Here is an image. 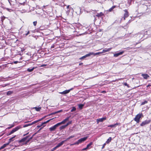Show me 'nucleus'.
Segmentation results:
<instances>
[{
    "instance_id": "6",
    "label": "nucleus",
    "mask_w": 151,
    "mask_h": 151,
    "mask_svg": "<svg viewBox=\"0 0 151 151\" xmlns=\"http://www.w3.org/2000/svg\"><path fill=\"white\" fill-rule=\"evenodd\" d=\"M73 88H71L69 90H66L62 92H60L59 93L62 94H65L68 93L71 90H72Z\"/></svg>"
},
{
    "instance_id": "5",
    "label": "nucleus",
    "mask_w": 151,
    "mask_h": 151,
    "mask_svg": "<svg viewBox=\"0 0 151 151\" xmlns=\"http://www.w3.org/2000/svg\"><path fill=\"white\" fill-rule=\"evenodd\" d=\"M93 52H90V53L86 55L81 57L80 58V59L81 60L87 57L90 56V55H93Z\"/></svg>"
},
{
    "instance_id": "4",
    "label": "nucleus",
    "mask_w": 151,
    "mask_h": 151,
    "mask_svg": "<svg viewBox=\"0 0 151 151\" xmlns=\"http://www.w3.org/2000/svg\"><path fill=\"white\" fill-rule=\"evenodd\" d=\"M150 120H146L140 124V126H143L146 124H148L150 123Z\"/></svg>"
},
{
    "instance_id": "7",
    "label": "nucleus",
    "mask_w": 151,
    "mask_h": 151,
    "mask_svg": "<svg viewBox=\"0 0 151 151\" xmlns=\"http://www.w3.org/2000/svg\"><path fill=\"white\" fill-rule=\"evenodd\" d=\"M106 119V117H104L101 119H97L96 120V122L97 124H98L99 122H102Z\"/></svg>"
},
{
    "instance_id": "16",
    "label": "nucleus",
    "mask_w": 151,
    "mask_h": 151,
    "mask_svg": "<svg viewBox=\"0 0 151 151\" xmlns=\"http://www.w3.org/2000/svg\"><path fill=\"white\" fill-rule=\"evenodd\" d=\"M9 143H7L4 144L2 146H1L0 148V150L3 149L6 147L7 145H8Z\"/></svg>"
},
{
    "instance_id": "44",
    "label": "nucleus",
    "mask_w": 151,
    "mask_h": 151,
    "mask_svg": "<svg viewBox=\"0 0 151 151\" xmlns=\"http://www.w3.org/2000/svg\"><path fill=\"white\" fill-rule=\"evenodd\" d=\"M55 45H53L51 47V48H53L54 47Z\"/></svg>"
},
{
    "instance_id": "1",
    "label": "nucleus",
    "mask_w": 151,
    "mask_h": 151,
    "mask_svg": "<svg viewBox=\"0 0 151 151\" xmlns=\"http://www.w3.org/2000/svg\"><path fill=\"white\" fill-rule=\"evenodd\" d=\"M87 137L81 138V139H79L76 142H75L73 145H78L85 141L87 139Z\"/></svg>"
},
{
    "instance_id": "42",
    "label": "nucleus",
    "mask_w": 151,
    "mask_h": 151,
    "mask_svg": "<svg viewBox=\"0 0 151 151\" xmlns=\"http://www.w3.org/2000/svg\"><path fill=\"white\" fill-rule=\"evenodd\" d=\"M50 119V120H48L47 121H46V123L49 122L52 119Z\"/></svg>"
},
{
    "instance_id": "27",
    "label": "nucleus",
    "mask_w": 151,
    "mask_h": 151,
    "mask_svg": "<svg viewBox=\"0 0 151 151\" xmlns=\"http://www.w3.org/2000/svg\"><path fill=\"white\" fill-rule=\"evenodd\" d=\"M13 93V92L11 91H9L7 92V95L8 96H9L11 94Z\"/></svg>"
},
{
    "instance_id": "10",
    "label": "nucleus",
    "mask_w": 151,
    "mask_h": 151,
    "mask_svg": "<svg viewBox=\"0 0 151 151\" xmlns=\"http://www.w3.org/2000/svg\"><path fill=\"white\" fill-rule=\"evenodd\" d=\"M66 141V140H65L63 141H62L61 142L59 143L56 146V147L57 148L59 147H60L61 146H62L63 143H64Z\"/></svg>"
},
{
    "instance_id": "58",
    "label": "nucleus",
    "mask_w": 151,
    "mask_h": 151,
    "mask_svg": "<svg viewBox=\"0 0 151 151\" xmlns=\"http://www.w3.org/2000/svg\"><path fill=\"white\" fill-rule=\"evenodd\" d=\"M70 9H73L71 7H70Z\"/></svg>"
},
{
    "instance_id": "20",
    "label": "nucleus",
    "mask_w": 151,
    "mask_h": 151,
    "mask_svg": "<svg viewBox=\"0 0 151 151\" xmlns=\"http://www.w3.org/2000/svg\"><path fill=\"white\" fill-rule=\"evenodd\" d=\"M28 137V136L26 137H25L24 138H23L21 139L20 140V142H24L26 141L27 138Z\"/></svg>"
},
{
    "instance_id": "38",
    "label": "nucleus",
    "mask_w": 151,
    "mask_h": 151,
    "mask_svg": "<svg viewBox=\"0 0 151 151\" xmlns=\"http://www.w3.org/2000/svg\"><path fill=\"white\" fill-rule=\"evenodd\" d=\"M106 145V143H105L103 145V146H102V148H101V149H104V147H105V146Z\"/></svg>"
},
{
    "instance_id": "2",
    "label": "nucleus",
    "mask_w": 151,
    "mask_h": 151,
    "mask_svg": "<svg viewBox=\"0 0 151 151\" xmlns=\"http://www.w3.org/2000/svg\"><path fill=\"white\" fill-rule=\"evenodd\" d=\"M142 115V114H138L134 118V120L137 123H139V122L140 119Z\"/></svg>"
},
{
    "instance_id": "12",
    "label": "nucleus",
    "mask_w": 151,
    "mask_h": 151,
    "mask_svg": "<svg viewBox=\"0 0 151 151\" xmlns=\"http://www.w3.org/2000/svg\"><path fill=\"white\" fill-rule=\"evenodd\" d=\"M112 49V48H106L104 49L102 52V53L105 52H109Z\"/></svg>"
},
{
    "instance_id": "3",
    "label": "nucleus",
    "mask_w": 151,
    "mask_h": 151,
    "mask_svg": "<svg viewBox=\"0 0 151 151\" xmlns=\"http://www.w3.org/2000/svg\"><path fill=\"white\" fill-rule=\"evenodd\" d=\"M22 127L20 126H19L14 128L10 132L8 135H9L12 134L14 132H15L16 131H17L19 129L21 128Z\"/></svg>"
},
{
    "instance_id": "8",
    "label": "nucleus",
    "mask_w": 151,
    "mask_h": 151,
    "mask_svg": "<svg viewBox=\"0 0 151 151\" xmlns=\"http://www.w3.org/2000/svg\"><path fill=\"white\" fill-rule=\"evenodd\" d=\"M120 124L119 123H116L112 125H110L108 126V127H114L115 128L116 127V126L117 125L120 126Z\"/></svg>"
},
{
    "instance_id": "19",
    "label": "nucleus",
    "mask_w": 151,
    "mask_h": 151,
    "mask_svg": "<svg viewBox=\"0 0 151 151\" xmlns=\"http://www.w3.org/2000/svg\"><path fill=\"white\" fill-rule=\"evenodd\" d=\"M16 135H15L14 136V137H11V138H10V139H9V142H8V143H9V144L12 141H13V139L15 137H16Z\"/></svg>"
},
{
    "instance_id": "25",
    "label": "nucleus",
    "mask_w": 151,
    "mask_h": 151,
    "mask_svg": "<svg viewBox=\"0 0 151 151\" xmlns=\"http://www.w3.org/2000/svg\"><path fill=\"white\" fill-rule=\"evenodd\" d=\"M116 7L115 6H112L111 8L109 9V12H111L113 9H114Z\"/></svg>"
},
{
    "instance_id": "9",
    "label": "nucleus",
    "mask_w": 151,
    "mask_h": 151,
    "mask_svg": "<svg viewBox=\"0 0 151 151\" xmlns=\"http://www.w3.org/2000/svg\"><path fill=\"white\" fill-rule=\"evenodd\" d=\"M124 52V51H122L119 52L114 54V56L115 57H117L119 55H122Z\"/></svg>"
},
{
    "instance_id": "18",
    "label": "nucleus",
    "mask_w": 151,
    "mask_h": 151,
    "mask_svg": "<svg viewBox=\"0 0 151 151\" xmlns=\"http://www.w3.org/2000/svg\"><path fill=\"white\" fill-rule=\"evenodd\" d=\"M104 15L103 13L102 12H101L99 13H97L96 15V16L98 17H100Z\"/></svg>"
},
{
    "instance_id": "59",
    "label": "nucleus",
    "mask_w": 151,
    "mask_h": 151,
    "mask_svg": "<svg viewBox=\"0 0 151 151\" xmlns=\"http://www.w3.org/2000/svg\"><path fill=\"white\" fill-rule=\"evenodd\" d=\"M103 92H104V91H103Z\"/></svg>"
},
{
    "instance_id": "40",
    "label": "nucleus",
    "mask_w": 151,
    "mask_h": 151,
    "mask_svg": "<svg viewBox=\"0 0 151 151\" xmlns=\"http://www.w3.org/2000/svg\"><path fill=\"white\" fill-rule=\"evenodd\" d=\"M29 32H29V31H28L27 33L25 34V35L26 36L27 35H28L29 33Z\"/></svg>"
},
{
    "instance_id": "28",
    "label": "nucleus",
    "mask_w": 151,
    "mask_h": 151,
    "mask_svg": "<svg viewBox=\"0 0 151 151\" xmlns=\"http://www.w3.org/2000/svg\"><path fill=\"white\" fill-rule=\"evenodd\" d=\"M84 105L83 104H80L78 105V107L80 109H81L82 108Z\"/></svg>"
},
{
    "instance_id": "21",
    "label": "nucleus",
    "mask_w": 151,
    "mask_h": 151,
    "mask_svg": "<svg viewBox=\"0 0 151 151\" xmlns=\"http://www.w3.org/2000/svg\"><path fill=\"white\" fill-rule=\"evenodd\" d=\"M111 137H109L106 141V143L107 144L109 143L111 141Z\"/></svg>"
},
{
    "instance_id": "31",
    "label": "nucleus",
    "mask_w": 151,
    "mask_h": 151,
    "mask_svg": "<svg viewBox=\"0 0 151 151\" xmlns=\"http://www.w3.org/2000/svg\"><path fill=\"white\" fill-rule=\"evenodd\" d=\"M147 101H145L143 102H142V103L141 104V105H144L145 104L147 103Z\"/></svg>"
},
{
    "instance_id": "14",
    "label": "nucleus",
    "mask_w": 151,
    "mask_h": 151,
    "mask_svg": "<svg viewBox=\"0 0 151 151\" xmlns=\"http://www.w3.org/2000/svg\"><path fill=\"white\" fill-rule=\"evenodd\" d=\"M43 119H44V118H41V119H39V120H37L35 121H34V122L31 123V125H32L35 124V123H37V122L41 121V120H42Z\"/></svg>"
},
{
    "instance_id": "35",
    "label": "nucleus",
    "mask_w": 151,
    "mask_h": 151,
    "mask_svg": "<svg viewBox=\"0 0 151 151\" xmlns=\"http://www.w3.org/2000/svg\"><path fill=\"white\" fill-rule=\"evenodd\" d=\"M71 123H72V122L71 121H69L65 125H66V126H67L68 125H69V124H71Z\"/></svg>"
},
{
    "instance_id": "41",
    "label": "nucleus",
    "mask_w": 151,
    "mask_h": 151,
    "mask_svg": "<svg viewBox=\"0 0 151 151\" xmlns=\"http://www.w3.org/2000/svg\"><path fill=\"white\" fill-rule=\"evenodd\" d=\"M124 85L125 86H127L128 87V85L127 83H124Z\"/></svg>"
},
{
    "instance_id": "33",
    "label": "nucleus",
    "mask_w": 151,
    "mask_h": 151,
    "mask_svg": "<svg viewBox=\"0 0 151 151\" xmlns=\"http://www.w3.org/2000/svg\"><path fill=\"white\" fill-rule=\"evenodd\" d=\"M61 124H62V123L61 122L58 123L56 124H55V126H56V127H58Z\"/></svg>"
},
{
    "instance_id": "24",
    "label": "nucleus",
    "mask_w": 151,
    "mask_h": 151,
    "mask_svg": "<svg viewBox=\"0 0 151 151\" xmlns=\"http://www.w3.org/2000/svg\"><path fill=\"white\" fill-rule=\"evenodd\" d=\"M35 68L34 67V68H28V69H27V71H29V72H32V71Z\"/></svg>"
},
{
    "instance_id": "47",
    "label": "nucleus",
    "mask_w": 151,
    "mask_h": 151,
    "mask_svg": "<svg viewBox=\"0 0 151 151\" xmlns=\"http://www.w3.org/2000/svg\"><path fill=\"white\" fill-rule=\"evenodd\" d=\"M7 9V10L8 11H9V12H11L10 10H11H11H12L11 9H8V8H7V9Z\"/></svg>"
},
{
    "instance_id": "39",
    "label": "nucleus",
    "mask_w": 151,
    "mask_h": 151,
    "mask_svg": "<svg viewBox=\"0 0 151 151\" xmlns=\"http://www.w3.org/2000/svg\"><path fill=\"white\" fill-rule=\"evenodd\" d=\"M88 149L86 147L85 148H84L82 149V151H84Z\"/></svg>"
},
{
    "instance_id": "32",
    "label": "nucleus",
    "mask_w": 151,
    "mask_h": 151,
    "mask_svg": "<svg viewBox=\"0 0 151 151\" xmlns=\"http://www.w3.org/2000/svg\"><path fill=\"white\" fill-rule=\"evenodd\" d=\"M74 137V136H71L70 137H69L67 138L65 140H66V141L67 140H68V139H70L73 138Z\"/></svg>"
},
{
    "instance_id": "26",
    "label": "nucleus",
    "mask_w": 151,
    "mask_h": 151,
    "mask_svg": "<svg viewBox=\"0 0 151 151\" xmlns=\"http://www.w3.org/2000/svg\"><path fill=\"white\" fill-rule=\"evenodd\" d=\"M31 125H31V123H29V124H26L25 125H23V127H28V126H31Z\"/></svg>"
},
{
    "instance_id": "11",
    "label": "nucleus",
    "mask_w": 151,
    "mask_h": 151,
    "mask_svg": "<svg viewBox=\"0 0 151 151\" xmlns=\"http://www.w3.org/2000/svg\"><path fill=\"white\" fill-rule=\"evenodd\" d=\"M124 11L125 12V13L124 15V19H125V18L128 17L129 15L128 13L126 10H125Z\"/></svg>"
},
{
    "instance_id": "37",
    "label": "nucleus",
    "mask_w": 151,
    "mask_h": 151,
    "mask_svg": "<svg viewBox=\"0 0 151 151\" xmlns=\"http://www.w3.org/2000/svg\"><path fill=\"white\" fill-rule=\"evenodd\" d=\"M33 24L35 26L36 25L37 23V21H35L33 22Z\"/></svg>"
},
{
    "instance_id": "54",
    "label": "nucleus",
    "mask_w": 151,
    "mask_h": 151,
    "mask_svg": "<svg viewBox=\"0 0 151 151\" xmlns=\"http://www.w3.org/2000/svg\"><path fill=\"white\" fill-rule=\"evenodd\" d=\"M42 128H40V129L38 131V132H39V131H40L41 129H42Z\"/></svg>"
},
{
    "instance_id": "23",
    "label": "nucleus",
    "mask_w": 151,
    "mask_h": 151,
    "mask_svg": "<svg viewBox=\"0 0 151 151\" xmlns=\"http://www.w3.org/2000/svg\"><path fill=\"white\" fill-rule=\"evenodd\" d=\"M92 145V142H91L90 143H89L86 146V147L88 149H90V147L91 146V145Z\"/></svg>"
},
{
    "instance_id": "34",
    "label": "nucleus",
    "mask_w": 151,
    "mask_h": 151,
    "mask_svg": "<svg viewBox=\"0 0 151 151\" xmlns=\"http://www.w3.org/2000/svg\"><path fill=\"white\" fill-rule=\"evenodd\" d=\"M76 108L74 107H73L72 109L71 110V112H73L76 111Z\"/></svg>"
},
{
    "instance_id": "50",
    "label": "nucleus",
    "mask_w": 151,
    "mask_h": 151,
    "mask_svg": "<svg viewBox=\"0 0 151 151\" xmlns=\"http://www.w3.org/2000/svg\"><path fill=\"white\" fill-rule=\"evenodd\" d=\"M151 86V85H150V84H149L148 85H147V87H149V86Z\"/></svg>"
},
{
    "instance_id": "48",
    "label": "nucleus",
    "mask_w": 151,
    "mask_h": 151,
    "mask_svg": "<svg viewBox=\"0 0 151 151\" xmlns=\"http://www.w3.org/2000/svg\"><path fill=\"white\" fill-rule=\"evenodd\" d=\"M46 124V122H43V123H42V124H41V125H43L44 124Z\"/></svg>"
},
{
    "instance_id": "22",
    "label": "nucleus",
    "mask_w": 151,
    "mask_h": 151,
    "mask_svg": "<svg viewBox=\"0 0 151 151\" xmlns=\"http://www.w3.org/2000/svg\"><path fill=\"white\" fill-rule=\"evenodd\" d=\"M34 109H35V110L37 111H39L41 109V107H34L33 108Z\"/></svg>"
},
{
    "instance_id": "29",
    "label": "nucleus",
    "mask_w": 151,
    "mask_h": 151,
    "mask_svg": "<svg viewBox=\"0 0 151 151\" xmlns=\"http://www.w3.org/2000/svg\"><path fill=\"white\" fill-rule=\"evenodd\" d=\"M66 127H67L66 125H65L62 126H61L60 127V129H63L65 128Z\"/></svg>"
},
{
    "instance_id": "15",
    "label": "nucleus",
    "mask_w": 151,
    "mask_h": 151,
    "mask_svg": "<svg viewBox=\"0 0 151 151\" xmlns=\"http://www.w3.org/2000/svg\"><path fill=\"white\" fill-rule=\"evenodd\" d=\"M56 127L55 125H54L53 127H51L49 129L50 131H52L54 130L56 128Z\"/></svg>"
},
{
    "instance_id": "13",
    "label": "nucleus",
    "mask_w": 151,
    "mask_h": 151,
    "mask_svg": "<svg viewBox=\"0 0 151 151\" xmlns=\"http://www.w3.org/2000/svg\"><path fill=\"white\" fill-rule=\"evenodd\" d=\"M142 76L145 79H147L149 77V76L147 74H142Z\"/></svg>"
},
{
    "instance_id": "36",
    "label": "nucleus",
    "mask_w": 151,
    "mask_h": 151,
    "mask_svg": "<svg viewBox=\"0 0 151 151\" xmlns=\"http://www.w3.org/2000/svg\"><path fill=\"white\" fill-rule=\"evenodd\" d=\"M57 147L56 146L55 147H54L52 149V150L51 151H54L55 150H56L57 149Z\"/></svg>"
},
{
    "instance_id": "45",
    "label": "nucleus",
    "mask_w": 151,
    "mask_h": 151,
    "mask_svg": "<svg viewBox=\"0 0 151 151\" xmlns=\"http://www.w3.org/2000/svg\"><path fill=\"white\" fill-rule=\"evenodd\" d=\"M56 114V112H53V113H52L51 114H50V115H53V114Z\"/></svg>"
},
{
    "instance_id": "51",
    "label": "nucleus",
    "mask_w": 151,
    "mask_h": 151,
    "mask_svg": "<svg viewBox=\"0 0 151 151\" xmlns=\"http://www.w3.org/2000/svg\"><path fill=\"white\" fill-rule=\"evenodd\" d=\"M69 7H70V6L69 5H68L67 7V9H69Z\"/></svg>"
},
{
    "instance_id": "52",
    "label": "nucleus",
    "mask_w": 151,
    "mask_h": 151,
    "mask_svg": "<svg viewBox=\"0 0 151 151\" xmlns=\"http://www.w3.org/2000/svg\"><path fill=\"white\" fill-rule=\"evenodd\" d=\"M82 64H83V63H80L79 64V65H82Z\"/></svg>"
},
{
    "instance_id": "55",
    "label": "nucleus",
    "mask_w": 151,
    "mask_h": 151,
    "mask_svg": "<svg viewBox=\"0 0 151 151\" xmlns=\"http://www.w3.org/2000/svg\"><path fill=\"white\" fill-rule=\"evenodd\" d=\"M42 126V125H41V126H37V127H41V126Z\"/></svg>"
},
{
    "instance_id": "57",
    "label": "nucleus",
    "mask_w": 151,
    "mask_h": 151,
    "mask_svg": "<svg viewBox=\"0 0 151 151\" xmlns=\"http://www.w3.org/2000/svg\"><path fill=\"white\" fill-rule=\"evenodd\" d=\"M25 122V123L28 122Z\"/></svg>"
},
{
    "instance_id": "17",
    "label": "nucleus",
    "mask_w": 151,
    "mask_h": 151,
    "mask_svg": "<svg viewBox=\"0 0 151 151\" xmlns=\"http://www.w3.org/2000/svg\"><path fill=\"white\" fill-rule=\"evenodd\" d=\"M70 117V116L67 117L66 119H64L63 121H62V122H61L62 124H64L65 122H66V121L68 120L69 119Z\"/></svg>"
},
{
    "instance_id": "43",
    "label": "nucleus",
    "mask_w": 151,
    "mask_h": 151,
    "mask_svg": "<svg viewBox=\"0 0 151 151\" xmlns=\"http://www.w3.org/2000/svg\"><path fill=\"white\" fill-rule=\"evenodd\" d=\"M62 111V110H60V111H56V113H59V112H61V111Z\"/></svg>"
},
{
    "instance_id": "56",
    "label": "nucleus",
    "mask_w": 151,
    "mask_h": 151,
    "mask_svg": "<svg viewBox=\"0 0 151 151\" xmlns=\"http://www.w3.org/2000/svg\"><path fill=\"white\" fill-rule=\"evenodd\" d=\"M10 128V127H8V129H10V128Z\"/></svg>"
},
{
    "instance_id": "30",
    "label": "nucleus",
    "mask_w": 151,
    "mask_h": 151,
    "mask_svg": "<svg viewBox=\"0 0 151 151\" xmlns=\"http://www.w3.org/2000/svg\"><path fill=\"white\" fill-rule=\"evenodd\" d=\"M93 54L92 55H99L100 54H101L102 53V52H97V53H93Z\"/></svg>"
},
{
    "instance_id": "46",
    "label": "nucleus",
    "mask_w": 151,
    "mask_h": 151,
    "mask_svg": "<svg viewBox=\"0 0 151 151\" xmlns=\"http://www.w3.org/2000/svg\"><path fill=\"white\" fill-rule=\"evenodd\" d=\"M11 125V127H10V128H12V127H14V124H12L11 125Z\"/></svg>"
},
{
    "instance_id": "53",
    "label": "nucleus",
    "mask_w": 151,
    "mask_h": 151,
    "mask_svg": "<svg viewBox=\"0 0 151 151\" xmlns=\"http://www.w3.org/2000/svg\"><path fill=\"white\" fill-rule=\"evenodd\" d=\"M46 66V65H45V64H43V65H42V66Z\"/></svg>"
},
{
    "instance_id": "49",
    "label": "nucleus",
    "mask_w": 151,
    "mask_h": 151,
    "mask_svg": "<svg viewBox=\"0 0 151 151\" xmlns=\"http://www.w3.org/2000/svg\"><path fill=\"white\" fill-rule=\"evenodd\" d=\"M18 61H15L14 62V64H17V63H18Z\"/></svg>"
}]
</instances>
